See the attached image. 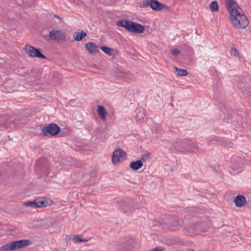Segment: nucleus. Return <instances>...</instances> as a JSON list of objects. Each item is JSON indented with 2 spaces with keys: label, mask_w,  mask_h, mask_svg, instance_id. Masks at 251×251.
Instances as JSON below:
<instances>
[{
  "label": "nucleus",
  "mask_w": 251,
  "mask_h": 251,
  "mask_svg": "<svg viewBox=\"0 0 251 251\" xmlns=\"http://www.w3.org/2000/svg\"><path fill=\"white\" fill-rule=\"evenodd\" d=\"M208 218L201 214L193 216L189 220L184 222V229L190 234L203 235L208 227Z\"/></svg>",
  "instance_id": "nucleus-1"
},
{
  "label": "nucleus",
  "mask_w": 251,
  "mask_h": 251,
  "mask_svg": "<svg viewBox=\"0 0 251 251\" xmlns=\"http://www.w3.org/2000/svg\"><path fill=\"white\" fill-rule=\"evenodd\" d=\"M226 7L230 13L229 21L236 28H245L249 23L246 16L241 13V8L234 0H226Z\"/></svg>",
  "instance_id": "nucleus-2"
},
{
  "label": "nucleus",
  "mask_w": 251,
  "mask_h": 251,
  "mask_svg": "<svg viewBox=\"0 0 251 251\" xmlns=\"http://www.w3.org/2000/svg\"><path fill=\"white\" fill-rule=\"evenodd\" d=\"M117 25L119 26L125 28L130 32L135 33H142L145 30V27L143 25L129 20H121L118 21Z\"/></svg>",
  "instance_id": "nucleus-3"
},
{
  "label": "nucleus",
  "mask_w": 251,
  "mask_h": 251,
  "mask_svg": "<svg viewBox=\"0 0 251 251\" xmlns=\"http://www.w3.org/2000/svg\"><path fill=\"white\" fill-rule=\"evenodd\" d=\"M28 240L24 239L11 242L0 247V251H16L29 244Z\"/></svg>",
  "instance_id": "nucleus-4"
},
{
  "label": "nucleus",
  "mask_w": 251,
  "mask_h": 251,
  "mask_svg": "<svg viewBox=\"0 0 251 251\" xmlns=\"http://www.w3.org/2000/svg\"><path fill=\"white\" fill-rule=\"evenodd\" d=\"M60 131V128L55 124L51 123L46 126L42 129V132L44 136H48L50 135L55 136Z\"/></svg>",
  "instance_id": "nucleus-5"
},
{
  "label": "nucleus",
  "mask_w": 251,
  "mask_h": 251,
  "mask_svg": "<svg viewBox=\"0 0 251 251\" xmlns=\"http://www.w3.org/2000/svg\"><path fill=\"white\" fill-rule=\"evenodd\" d=\"M180 225L178 217L172 216H167L163 220L162 226L164 228L176 227Z\"/></svg>",
  "instance_id": "nucleus-6"
},
{
  "label": "nucleus",
  "mask_w": 251,
  "mask_h": 251,
  "mask_svg": "<svg viewBox=\"0 0 251 251\" xmlns=\"http://www.w3.org/2000/svg\"><path fill=\"white\" fill-rule=\"evenodd\" d=\"M49 40L62 42L66 41V35L62 31L52 29L50 31Z\"/></svg>",
  "instance_id": "nucleus-7"
},
{
  "label": "nucleus",
  "mask_w": 251,
  "mask_h": 251,
  "mask_svg": "<svg viewBox=\"0 0 251 251\" xmlns=\"http://www.w3.org/2000/svg\"><path fill=\"white\" fill-rule=\"evenodd\" d=\"M24 49L26 51V53L30 57L43 59L46 58V56L41 52L39 49H36L31 45H26L25 46Z\"/></svg>",
  "instance_id": "nucleus-8"
},
{
  "label": "nucleus",
  "mask_w": 251,
  "mask_h": 251,
  "mask_svg": "<svg viewBox=\"0 0 251 251\" xmlns=\"http://www.w3.org/2000/svg\"><path fill=\"white\" fill-rule=\"evenodd\" d=\"M126 157V153L125 151L122 149H117L113 152L112 162L113 164H116L125 160Z\"/></svg>",
  "instance_id": "nucleus-9"
},
{
  "label": "nucleus",
  "mask_w": 251,
  "mask_h": 251,
  "mask_svg": "<svg viewBox=\"0 0 251 251\" xmlns=\"http://www.w3.org/2000/svg\"><path fill=\"white\" fill-rule=\"evenodd\" d=\"M182 144L184 147L191 149L193 151H201V150L197 145L187 139L184 140L182 141Z\"/></svg>",
  "instance_id": "nucleus-10"
},
{
  "label": "nucleus",
  "mask_w": 251,
  "mask_h": 251,
  "mask_svg": "<svg viewBox=\"0 0 251 251\" xmlns=\"http://www.w3.org/2000/svg\"><path fill=\"white\" fill-rule=\"evenodd\" d=\"M35 207H45L48 205V202L46 198H37L34 200Z\"/></svg>",
  "instance_id": "nucleus-11"
},
{
  "label": "nucleus",
  "mask_w": 251,
  "mask_h": 251,
  "mask_svg": "<svg viewBox=\"0 0 251 251\" xmlns=\"http://www.w3.org/2000/svg\"><path fill=\"white\" fill-rule=\"evenodd\" d=\"M234 202L237 207H242L246 203V198L241 195H238L234 199Z\"/></svg>",
  "instance_id": "nucleus-12"
},
{
  "label": "nucleus",
  "mask_w": 251,
  "mask_h": 251,
  "mask_svg": "<svg viewBox=\"0 0 251 251\" xmlns=\"http://www.w3.org/2000/svg\"><path fill=\"white\" fill-rule=\"evenodd\" d=\"M150 6L154 10L159 11L163 9L164 5L160 3L157 0H151L150 1Z\"/></svg>",
  "instance_id": "nucleus-13"
},
{
  "label": "nucleus",
  "mask_w": 251,
  "mask_h": 251,
  "mask_svg": "<svg viewBox=\"0 0 251 251\" xmlns=\"http://www.w3.org/2000/svg\"><path fill=\"white\" fill-rule=\"evenodd\" d=\"M85 47L86 50L91 54L96 53L98 51V47L95 43L92 42L86 43Z\"/></svg>",
  "instance_id": "nucleus-14"
},
{
  "label": "nucleus",
  "mask_w": 251,
  "mask_h": 251,
  "mask_svg": "<svg viewBox=\"0 0 251 251\" xmlns=\"http://www.w3.org/2000/svg\"><path fill=\"white\" fill-rule=\"evenodd\" d=\"M100 49L106 54L113 57L115 56L119 53L117 50L105 46L101 47Z\"/></svg>",
  "instance_id": "nucleus-15"
},
{
  "label": "nucleus",
  "mask_w": 251,
  "mask_h": 251,
  "mask_svg": "<svg viewBox=\"0 0 251 251\" xmlns=\"http://www.w3.org/2000/svg\"><path fill=\"white\" fill-rule=\"evenodd\" d=\"M241 158L238 156L233 157L231 159V167L233 169H238L240 167L241 165Z\"/></svg>",
  "instance_id": "nucleus-16"
},
{
  "label": "nucleus",
  "mask_w": 251,
  "mask_h": 251,
  "mask_svg": "<svg viewBox=\"0 0 251 251\" xmlns=\"http://www.w3.org/2000/svg\"><path fill=\"white\" fill-rule=\"evenodd\" d=\"M97 112L100 116V118L103 120L105 121L106 118L107 111L102 105H99L97 109Z\"/></svg>",
  "instance_id": "nucleus-17"
},
{
  "label": "nucleus",
  "mask_w": 251,
  "mask_h": 251,
  "mask_svg": "<svg viewBox=\"0 0 251 251\" xmlns=\"http://www.w3.org/2000/svg\"><path fill=\"white\" fill-rule=\"evenodd\" d=\"M143 165V163L142 162V160H138L136 161H132L129 164L130 168L133 170H137L141 168Z\"/></svg>",
  "instance_id": "nucleus-18"
},
{
  "label": "nucleus",
  "mask_w": 251,
  "mask_h": 251,
  "mask_svg": "<svg viewBox=\"0 0 251 251\" xmlns=\"http://www.w3.org/2000/svg\"><path fill=\"white\" fill-rule=\"evenodd\" d=\"M61 75L59 73L54 72L52 74L51 81L54 85H57L60 82Z\"/></svg>",
  "instance_id": "nucleus-19"
},
{
  "label": "nucleus",
  "mask_w": 251,
  "mask_h": 251,
  "mask_svg": "<svg viewBox=\"0 0 251 251\" xmlns=\"http://www.w3.org/2000/svg\"><path fill=\"white\" fill-rule=\"evenodd\" d=\"M145 112L143 109H138L137 110V120L140 122H142L144 120L145 117Z\"/></svg>",
  "instance_id": "nucleus-20"
},
{
  "label": "nucleus",
  "mask_w": 251,
  "mask_h": 251,
  "mask_svg": "<svg viewBox=\"0 0 251 251\" xmlns=\"http://www.w3.org/2000/svg\"><path fill=\"white\" fill-rule=\"evenodd\" d=\"M121 208L125 213H129L134 209V208L131 205L125 202L122 203Z\"/></svg>",
  "instance_id": "nucleus-21"
},
{
  "label": "nucleus",
  "mask_w": 251,
  "mask_h": 251,
  "mask_svg": "<svg viewBox=\"0 0 251 251\" xmlns=\"http://www.w3.org/2000/svg\"><path fill=\"white\" fill-rule=\"evenodd\" d=\"M113 73L116 76L121 78H125L126 75V74L125 72L121 71L118 68H114L113 70Z\"/></svg>",
  "instance_id": "nucleus-22"
},
{
  "label": "nucleus",
  "mask_w": 251,
  "mask_h": 251,
  "mask_svg": "<svg viewBox=\"0 0 251 251\" xmlns=\"http://www.w3.org/2000/svg\"><path fill=\"white\" fill-rule=\"evenodd\" d=\"M174 69L177 73L178 75L179 76H185L188 74V72L186 70L179 68L177 67H174Z\"/></svg>",
  "instance_id": "nucleus-23"
},
{
  "label": "nucleus",
  "mask_w": 251,
  "mask_h": 251,
  "mask_svg": "<svg viewBox=\"0 0 251 251\" xmlns=\"http://www.w3.org/2000/svg\"><path fill=\"white\" fill-rule=\"evenodd\" d=\"M209 8L212 12L217 11L219 9V6L217 1L214 0L209 4Z\"/></svg>",
  "instance_id": "nucleus-24"
},
{
  "label": "nucleus",
  "mask_w": 251,
  "mask_h": 251,
  "mask_svg": "<svg viewBox=\"0 0 251 251\" xmlns=\"http://www.w3.org/2000/svg\"><path fill=\"white\" fill-rule=\"evenodd\" d=\"M86 35L87 34L86 32L84 31H81L80 33H77L75 37H74V39L75 41H80L82 39L83 37H85Z\"/></svg>",
  "instance_id": "nucleus-25"
},
{
  "label": "nucleus",
  "mask_w": 251,
  "mask_h": 251,
  "mask_svg": "<svg viewBox=\"0 0 251 251\" xmlns=\"http://www.w3.org/2000/svg\"><path fill=\"white\" fill-rule=\"evenodd\" d=\"M151 159V153H146L143 154L140 160H142V162H146L149 161Z\"/></svg>",
  "instance_id": "nucleus-26"
},
{
  "label": "nucleus",
  "mask_w": 251,
  "mask_h": 251,
  "mask_svg": "<svg viewBox=\"0 0 251 251\" xmlns=\"http://www.w3.org/2000/svg\"><path fill=\"white\" fill-rule=\"evenodd\" d=\"M82 236L79 235H76L74 239L75 242H87L88 240L83 239L82 238Z\"/></svg>",
  "instance_id": "nucleus-27"
},
{
  "label": "nucleus",
  "mask_w": 251,
  "mask_h": 251,
  "mask_svg": "<svg viewBox=\"0 0 251 251\" xmlns=\"http://www.w3.org/2000/svg\"><path fill=\"white\" fill-rule=\"evenodd\" d=\"M149 5L150 1L148 0H144L140 3V7L141 8H145L148 7Z\"/></svg>",
  "instance_id": "nucleus-28"
},
{
  "label": "nucleus",
  "mask_w": 251,
  "mask_h": 251,
  "mask_svg": "<svg viewBox=\"0 0 251 251\" xmlns=\"http://www.w3.org/2000/svg\"><path fill=\"white\" fill-rule=\"evenodd\" d=\"M231 53L235 56V57H240L239 53L235 48H232L231 49Z\"/></svg>",
  "instance_id": "nucleus-29"
},
{
  "label": "nucleus",
  "mask_w": 251,
  "mask_h": 251,
  "mask_svg": "<svg viewBox=\"0 0 251 251\" xmlns=\"http://www.w3.org/2000/svg\"><path fill=\"white\" fill-rule=\"evenodd\" d=\"M34 200L33 201H29L24 203V205L26 206H31L35 207Z\"/></svg>",
  "instance_id": "nucleus-30"
},
{
  "label": "nucleus",
  "mask_w": 251,
  "mask_h": 251,
  "mask_svg": "<svg viewBox=\"0 0 251 251\" xmlns=\"http://www.w3.org/2000/svg\"><path fill=\"white\" fill-rule=\"evenodd\" d=\"M172 54L174 56H177L180 53V51L177 49H174L171 50Z\"/></svg>",
  "instance_id": "nucleus-31"
},
{
  "label": "nucleus",
  "mask_w": 251,
  "mask_h": 251,
  "mask_svg": "<svg viewBox=\"0 0 251 251\" xmlns=\"http://www.w3.org/2000/svg\"><path fill=\"white\" fill-rule=\"evenodd\" d=\"M217 142H218V144H221V145H223V146H226L227 145V143L224 140L217 141Z\"/></svg>",
  "instance_id": "nucleus-32"
},
{
  "label": "nucleus",
  "mask_w": 251,
  "mask_h": 251,
  "mask_svg": "<svg viewBox=\"0 0 251 251\" xmlns=\"http://www.w3.org/2000/svg\"><path fill=\"white\" fill-rule=\"evenodd\" d=\"M223 228H226V229H230V228H231L229 226H224Z\"/></svg>",
  "instance_id": "nucleus-33"
},
{
  "label": "nucleus",
  "mask_w": 251,
  "mask_h": 251,
  "mask_svg": "<svg viewBox=\"0 0 251 251\" xmlns=\"http://www.w3.org/2000/svg\"><path fill=\"white\" fill-rule=\"evenodd\" d=\"M54 17H56V18H60L59 16H58L57 15H54Z\"/></svg>",
  "instance_id": "nucleus-34"
}]
</instances>
